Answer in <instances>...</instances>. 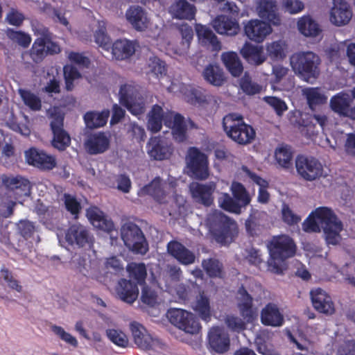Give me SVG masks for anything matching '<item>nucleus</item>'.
Listing matches in <instances>:
<instances>
[{"instance_id": "obj_1", "label": "nucleus", "mask_w": 355, "mask_h": 355, "mask_svg": "<svg viewBox=\"0 0 355 355\" xmlns=\"http://www.w3.org/2000/svg\"><path fill=\"white\" fill-rule=\"evenodd\" d=\"M323 229L325 240L328 244L336 245L340 239V232L343 223L334 211L327 207H320L313 211L302 224L306 232H320Z\"/></svg>"}, {"instance_id": "obj_2", "label": "nucleus", "mask_w": 355, "mask_h": 355, "mask_svg": "<svg viewBox=\"0 0 355 355\" xmlns=\"http://www.w3.org/2000/svg\"><path fill=\"white\" fill-rule=\"evenodd\" d=\"M266 245L270 256L268 270L275 274H282L284 262L295 254L296 245L293 239L285 234L274 236Z\"/></svg>"}, {"instance_id": "obj_3", "label": "nucleus", "mask_w": 355, "mask_h": 355, "mask_svg": "<svg viewBox=\"0 0 355 355\" xmlns=\"http://www.w3.org/2000/svg\"><path fill=\"white\" fill-rule=\"evenodd\" d=\"M206 225L216 242L222 245L232 243L238 234L236 223L219 211L207 216Z\"/></svg>"}, {"instance_id": "obj_4", "label": "nucleus", "mask_w": 355, "mask_h": 355, "mask_svg": "<svg viewBox=\"0 0 355 355\" xmlns=\"http://www.w3.org/2000/svg\"><path fill=\"white\" fill-rule=\"evenodd\" d=\"M290 62L295 73L308 83L320 76L321 59L312 51L295 53L291 55Z\"/></svg>"}, {"instance_id": "obj_5", "label": "nucleus", "mask_w": 355, "mask_h": 355, "mask_svg": "<svg viewBox=\"0 0 355 355\" xmlns=\"http://www.w3.org/2000/svg\"><path fill=\"white\" fill-rule=\"evenodd\" d=\"M223 128L227 137L240 145L250 144L256 136L254 129L243 121L241 115L229 114L225 116Z\"/></svg>"}, {"instance_id": "obj_6", "label": "nucleus", "mask_w": 355, "mask_h": 355, "mask_svg": "<svg viewBox=\"0 0 355 355\" xmlns=\"http://www.w3.org/2000/svg\"><path fill=\"white\" fill-rule=\"evenodd\" d=\"M232 196L223 193L218 198V204L223 210L235 214H240L242 209L246 207L251 202V197L244 185L233 181L230 186Z\"/></svg>"}, {"instance_id": "obj_7", "label": "nucleus", "mask_w": 355, "mask_h": 355, "mask_svg": "<svg viewBox=\"0 0 355 355\" xmlns=\"http://www.w3.org/2000/svg\"><path fill=\"white\" fill-rule=\"evenodd\" d=\"M124 245L135 254H145L148 251V244L141 228L128 221L123 223L120 230Z\"/></svg>"}, {"instance_id": "obj_8", "label": "nucleus", "mask_w": 355, "mask_h": 355, "mask_svg": "<svg viewBox=\"0 0 355 355\" xmlns=\"http://www.w3.org/2000/svg\"><path fill=\"white\" fill-rule=\"evenodd\" d=\"M187 174L196 180H204L208 178L209 161L207 155L195 146L189 147L186 157Z\"/></svg>"}, {"instance_id": "obj_9", "label": "nucleus", "mask_w": 355, "mask_h": 355, "mask_svg": "<svg viewBox=\"0 0 355 355\" xmlns=\"http://www.w3.org/2000/svg\"><path fill=\"white\" fill-rule=\"evenodd\" d=\"M60 45L52 41L48 29H44L41 37L36 38L30 49V57L35 63H40L48 55L58 54Z\"/></svg>"}, {"instance_id": "obj_10", "label": "nucleus", "mask_w": 355, "mask_h": 355, "mask_svg": "<svg viewBox=\"0 0 355 355\" xmlns=\"http://www.w3.org/2000/svg\"><path fill=\"white\" fill-rule=\"evenodd\" d=\"M166 316L169 322L184 332L190 334H198L201 326L193 313L182 309L171 308Z\"/></svg>"}, {"instance_id": "obj_11", "label": "nucleus", "mask_w": 355, "mask_h": 355, "mask_svg": "<svg viewBox=\"0 0 355 355\" xmlns=\"http://www.w3.org/2000/svg\"><path fill=\"white\" fill-rule=\"evenodd\" d=\"M50 129L52 132V146L59 151L65 150L71 145V137L64 128V116L59 112L50 114Z\"/></svg>"}, {"instance_id": "obj_12", "label": "nucleus", "mask_w": 355, "mask_h": 355, "mask_svg": "<svg viewBox=\"0 0 355 355\" xmlns=\"http://www.w3.org/2000/svg\"><path fill=\"white\" fill-rule=\"evenodd\" d=\"M295 165L297 174L304 180L312 182L323 175V166L315 157L298 155Z\"/></svg>"}, {"instance_id": "obj_13", "label": "nucleus", "mask_w": 355, "mask_h": 355, "mask_svg": "<svg viewBox=\"0 0 355 355\" xmlns=\"http://www.w3.org/2000/svg\"><path fill=\"white\" fill-rule=\"evenodd\" d=\"M130 329L134 341L139 348L153 350L162 348L163 343L162 341L148 334L146 329L141 324L137 322H131Z\"/></svg>"}, {"instance_id": "obj_14", "label": "nucleus", "mask_w": 355, "mask_h": 355, "mask_svg": "<svg viewBox=\"0 0 355 355\" xmlns=\"http://www.w3.org/2000/svg\"><path fill=\"white\" fill-rule=\"evenodd\" d=\"M26 162L29 165L43 171H51L57 165L54 155L47 154L44 150L31 148L25 152Z\"/></svg>"}, {"instance_id": "obj_15", "label": "nucleus", "mask_w": 355, "mask_h": 355, "mask_svg": "<svg viewBox=\"0 0 355 355\" xmlns=\"http://www.w3.org/2000/svg\"><path fill=\"white\" fill-rule=\"evenodd\" d=\"M84 147L90 155H96L105 153L110 147V138L104 132H98L89 135L85 142Z\"/></svg>"}, {"instance_id": "obj_16", "label": "nucleus", "mask_w": 355, "mask_h": 355, "mask_svg": "<svg viewBox=\"0 0 355 355\" xmlns=\"http://www.w3.org/2000/svg\"><path fill=\"white\" fill-rule=\"evenodd\" d=\"M272 31L270 24L260 19H251L244 26L247 37L256 43H261Z\"/></svg>"}, {"instance_id": "obj_17", "label": "nucleus", "mask_w": 355, "mask_h": 355, "mask_svg": "<svg viewBox=\"0 0 355 355\" xmlns=\"http://www.w3.org/2000/svg\"><path fill=\"white\" fill-rule=\"evenodd\" d=\"M237 308L243 320L252 322L256 315V309L253 307V298L243 285H241L236 293Z\"/></svg>"}, {"instance_id": "obj_18", "label": "nucleus", "mask_w": 355, "mask_h": 355, "mask_svg": "<svg viewBox=\"0 0 355 355\" xmlns=\"http://www.w3.org/2000/svg\"><path fill=\"white\" fill-rule=\"evenodd\" d=\"M311 300L313 308L319 313L327 315H333L335 305L331 297L323 289L318 288L310 292Z\"/></svg>"}, {"instance_id": "obj_19", "label": "nucleus", "mask_w": 355, "mask_h": 355, "mask_svg": "<svg viewBox=\"0 0 355 355\" xmlns=\"http://www.w3.org/2000/svg\"><path fill=\"white\" fill-rule=\"evenodd\" d=\"M164 124L171 129L174 140L178 143L184 142L187 139V125L184 117L176 113L171 119V116H166Z\"/></svg>"}, {"instance_id": "obj_20", "label": "nucleus", "mask_w": 355, "mask_h": 355, "mask_svg": "<svg viewBox=\"0 0 355 355\" xmlns=\"http://www.w3.org/2000/svg\"><path fill=\"white\" fill-rule=\"evenodd\" d=\"M208 343L214 352L223 354L230 349L229 335L218 327H212L208 334Z\"/></svg>"}, {"instance_id": "obj_21", "label": "nucleus", "mask_w": 355, "mask_h": 355, "mask_svg": "<svg viewBox=\"0 0 355 355\" xmlns=\"http://www.w3.org/2000/svg\"><path fill=\"white\" fill-rule=\"evenodd\" d=\"M352 17L349 4L344 0H334L330 12V20L336 26L347 24Z\"/></svg>"}, {"instance_id": "obj_22", "label": "nucleus", "mask_w": 355, "mask_h": 355, "mask_svg": "<svg viewBox=\"0 0 355 355\" xmlns=\"http://www.w3.org/2000/svg\"><path fill=\"white\" fill-rule=\"evenodd\" d=\"M167 251L182 265L188 266L195 262L194 252L178 241H170L167 245Z\"/></svg>"}, {"instance_id": "obj_23", "label": "nucleus", "mask_w": 355, "mask_h": 355, "mask_svg": "<svg viewBox=\"0 0 355 355\" xmlns=\"http://www.w3.org/2000/svg\"><path fill=\"white\" fill-rule=\"evenodd\" d=\"M261 322L265 326L277 327L284 324V318L278 306L270 302L261 311Z\"/></svg>"}, {"instance_id": "obj_24", "label": "nucleus", "mask_w": 355, "mask_h": 355, "mask_svg": "<svg viewBox=\"0 0 355 355\" xmlns=\"http://www.w3.org/2000/svg\"><path fill=\"white\" fill-rule=\"evenodd\" d=\"M125 18L136 31H143L148 28L147 14L139 6H130L125 12Z\"/></svg>"}, {"instance_id": "obj_25", "label": "nucleus", "mask_w": 355, "mask_h": 355, "mask_svg": "<svg viewBox=\"0 0 355 355\" xmlns=\"http://www.w3.org/2000/svg\"><path fill=\"white\" fill-rule=\"evenodd\" d=\"M189 189L194 202L205 207H209L213 203L214 189L211 185L196 182L191 184Z\"/></svg>"}, {"instance_id": "obj_26", "label": "nucleus", "mask_w": 355, "mask_h": 355, "mask_svg": "<svg viewBox=\"0 0 355 355\" xmlns=\"http://www.w3.org/2000/svg\"><path fill=\"white\" fill-rule=\"evenodd\" d=\"M1 180L7 189L14 191L19 196H28L30 193V182L21 176L3 175Z\"/></svg>"}, {"instance_id": "obj_27", "label": "nucleus", "mask_w": 355, "mask_h": 355, "mask_svg": "<svg viewBox=\"0 0 355 355\" xmlns=\"http://www.w3.org/2000/svg\"><path fill=\"white\" fill-rule=\"evenodd\" d=\"M148 145V155L155 160L168 159L173 151L171 144L159 137L151 139Z\"/></svg>"}, {"instance_id": "obj_28", "label": "nucleus", "mask_w": 355, "mask_h": 355, "mask_svg": "<svg viewBox=\"0 0 355 355\" xmlns=\"http://www.w3.org/2000/svg\"><path fill=\"white\" fill-rule=\"evenodd\" d=\"M259 16L275 26L280 24L276 2L273 0H259L257 6Z\"/></svg>"}, {"instance_id": "obj_29", "label": "nucleus", "mask_w": 355, "mask_h": 355, "mask_svg": "<svg viewBox=\"0 0 355 355\" xmlns=\"http://www.w3.org/2000/svg\"><path fill=\"white\" fill-rule=\"evenodd\" d=\"M65 239L70 245L83 247L89 243V232L80 223L71 225L66 232Z\"/></svg>"}, {"instance_id": "obj_30", "label": "nucleus", "mask_w": 355, "mask_h": 355, "mask_svg": "<svg viewBox=\"0 0 355 355\" xmlns=\"http://www.w3.org/2000/svg\"><path fill=\"white\" fill-rule=\"evenodd\" d=\"M86 215L96 228L107 232H110L114 230V225L112 220L108 219L99 208L89 207L87 209Z\"/></svg>"}, {"instance_id": "obj_31", "label": "nucleus", "mask_w": 355, "mask_h": 355, "mask_svg": "<svg viewBox=\"0 0 355 355\" xmlns=\"http://www.w3.org/2000/svg\"><path fill=\"white\" fill-rule=\"evenodd\" d=\"M169 12L173 18L191 21L195 18L196 9L186 0H175L170 6Z\"/></svg>"}, {"instance_id": "obj_32", "label": "nucleus", "mask_w": 355, "mask_h": 355, "mask_svg": "<svg viewBox=\"0 0 355 355\" xmlns=\"http://www.w3.org/2000/svg\"><path fill=\"white\" fill-rule=\"evenodd\" d=\"M214 28L218 34L230 36L237 35L240 31L239 23L225 15L218 16L214 19Z\"/></svg>"}, {"instance_id": "obj_33", "label": "nucleus", "mask_w": 355, "mask_h": 355, "mask_svg": "<svg viewBox=\"0 0 355 355\" xmlns=\"http://www.w3.org/2000/svg\"><path fill=\"white\" fill-rule=\"evenodd\" d=\"M196 31L198 39L204 46L210 48L213 51H219L221 49L220 42L210 28L201 24H197Z\"/></svg>"}, {"instance_id": "obj_34", "label": "nucleus", "mask_w": 355, "mask_h": 355, "mask_svg": "<svg viewBox=\"0 0 355 355\" xmlns=\"http://www.w3.org/2000/svg\"><path fill=\"white\" fill-rule=\"evenodd\" d=\"M139 194L149 195L157 202L164 203L166 194L164 189L162 180L159 177L155 178L149 184L140 189Z\"/></svg>"}, {"instance_id": "obj_35", "label": "nucleus", "mask_w": 355, "mask_h": 355, "mask_svg": "<svg viewBox=\"0 0 355 355\" xmlns=\"http://www.w3.org/2000/svg\"><path fill=\"white\" fill-rule=\"evenodd\" d=\"M352 103V99H351L349 94L341 92L331 97L330 99V107L340 116L345 117Z\"/></svg>"}, {"instance_id": "obj_36", "label": "nucleus", "mask_w": 355, "mask_h": 355, "mask_svg": "<svg viewBox=\"0 0 355 355\" xmlns=\"http://www.w3.org/2000/svg\"><path fill=\"white\" fill-rule=\"evenodd\" d=\"M138 284L130 279H121L119 282L117 292L121 299L128 303H132L139 294Z\"/></svg>"}, {"instance_id": "obj_37", "label": "nucleus", "mask_w": 355, "mask_h": 355, "mask_svg": "<svg viewBox=\"0 0 355 355\" xmlns=\"http://www.w3.org/2000/svg\"><path fill=\"white\" fill-rule=\"evenodd\" d=\"M240 52L243 58L251 64H261L266 59L263 49L250 43L246 42Z\"/></svg>"}, {"instance_id": "obj_38", "label": "nucleus", "mask_w": 355, "mask_h": 355, "mask_svg": "<svg viewBox=\"0 0 355 355\" xmlns=\"http://www.w3.org/2000/svg\"><path fill=\"white\" fill-rule=\"evenodd\" d=\"M221 60L227 71L234 77H239L243 71L242 62L236 53L234 51L224 52Z\"/></svg>"}, {"instance_id": "obj_39", "label": "nucleus", "mask_w": 355, "mask_h": 355, "mask_svg": "<svg viewBox=\"0 0 355 355\" xmlns=\"http://www.w3.org/2000/svg\"><path fill=\"white\" fill-rule=\"evenodd\" d=\"M193 311L204 321L209 322L211 318L210 299L204 291L200 292L193 306Z\"/></svg>"}, {"instance_id": "obj_40", "label": "nucleus", "mask_w": 355, "mask_h": 355, "mask_svg": "<svg viewBox=\"0 0 355 355\" xmlns=\"http://www.w3.org/2000/svg\"><path fill=\"white\" fill-rule=\"evenodd\" d=\"M126 271L130 280L141 286L146 284L147 268L144 263L130 262Z\"/></svg>"}, {"instance_id": "obj_41", "label": "nucleus", "mask_w": 355, "mask_h": 355, "mask_svg": "<svg viewBox=\"0 0 355 355\" xmlns=\"http://www.w3.org/2000/svg\"><path fill=\"white\" fill-rule=\"evenodd\" d=\"M112 52L116 59L123 60L131 57L135 52V46L132 42L117 40L112 44Z\"/></svg>"}, {"instance_id": "obj_42", "label": "nucleus", "mask_w": 355, "mask_h": 355, "mask_svg": "<svg viewBox=\"0 0 355 355\" xmlns=\"http://www.w3.org/2000/svg\"><path fill=\"white\" fill-rule=\"evenodd\" d=\"M110 116V111L104 110L101 112L89 111L85 114L83 119L87 128L95 129L104 126Z\"/></svg>"}, {"instance_id": "obj_43", "label": "nucleus", "mask_w": 355, "mask_h": 355, "mask_svg": "<svg viewBox=\"0 0 355 355\" xmlns=\"http://www.w3.org/2000/svg\"><path fill=\"white\" fill-rule=\"evenodd\" d=\"M175 27L181 36L179 49L175 52L181 55L186 53L189 49L193 38V31L192 26L187 23L176 24Z\"/></svg>"}, {"instance_id": "obj_44", "label": "nucleus", "mask_w": 355, "mask_h": 355, "mask_svg": "<svg viewBox=\"0 0 355 355\" xmlns=\"http://www.w3.org/2000/svg\"><path fill=\"white\" fill-rule=\"evenodd\" d=\"M164 119L162 107L157 104L154 105L148 115V129L153 133L158 132L162 128Z\"/></svg>"}, {"instance_id": "obj_45", "label": "nucleus", "mask_w": 355, "mask_h": 355, "mask_svg": "<svg viewBox=\"0 0 355 355\" xmlns=\"http://www.w3.org/2000/svg\"><path fill=\"white\" fill-rule=\"evenodd\" d=\"M293 155L291 148L288 146H282L276 148L275 159L278 165L285 170L293 168Z\"/></svg>"}, {"instance_id": "obj_46", "label": "nucleus", "mask_w": 355, "mask_h": 355, "mask_svg": "<svg viewBox=\"0 0 355 355\" xmlns=\"http://www.w3.org/2000/svg\"><path fill=\"white\" fill-rule=\"evenodd\" d=\"M202 266L210 278L223 279L225 276L223 263L216 258L203 259Z\"/></svg>"}, {"instance_id": "obj_47", "label": "nucleus", "mask_w": 355, "mask_h": 355, "mask_svg": "<svg viewBox=\"0 0 355 355\" xmlns=\"http://www.w3.org/2000/svg\"><path fill=\"white\" fill-rule=\"evenodd\" d=\"M299 31L306 37H315L321 32L318 24L310 16H303L297 21Z\"/></svg>"}, {"instance_id": "obj_48", "label": "nucleus", "mask_w": 355, "mask_h": 355, "mask_svg": "<svg viewBox=\"0 0 355 355\" xmlns=\"http://www.w3.org/2000/svg\"><path fill=\"white\" fill-rule=\"evenodd\" d=\"M202 75L206 81L215 86H220L225 81L223 70L215 64L207 65L204 69Z\"/></svg>"}, {"instance_id": "obj_49", "label": "nucleus", "mask_w": 355, "mask_h": 355, "mask_svg": "<svg viewBox=\"0 0 355 355\" xmlns=\"http://www.w3.org/2000/svg\"><path fill=\"white\" fill-rule=\"evenodd\" d=\"M119 95V103L122 105L128 104L140 96L137 87L135 85L127 83L121 86Z\"/></svg>"}, {"instance_id": "obj_50", "label": "nucleus", "mask_w": 355, "mask_h": 355, "mask_svg": "<svg viewBox=\"0 0 355 355\" xmlns=\"http://www.w3.org/2000/svg\"><path fill=\"white\" fill-rule=\"evenodd\" d=\"M239 84L242 91L249 96L259 94L262 89V86L253 81L247 72L241 78Z\"/></svg>"}, {"instance_id": "obj_51", "label": "nucleus", "mask_w": 355, "mask_h": 355, "mask_svg": "<svg viewBox=\"0 0 355 355\" xmlns=\"http://www.w3.org/2000/svg\"><path fill=\"white\" fill-rule=\"evenodd\" d=\"M6 36L14 43L17 44L23 48H27L31 43V35L21 31H15L12 28H8Z\"/></svg>"}, {"instance_id": "obj_52", "label": "nucleus", "mask_w": 355, "mask_h": 355, "mask_svg": "<svg viewBox=\"0 0 355 355\" xmlns=\"http://www.w3.org/2000/svg\"><path fill=\"white\" fill-rule=\"evenodd\" d=\"M65 89L67 91L73 90L74 81L81 77V74L76 67L71 64H66L63 67Z\"/></svg>"}, {"instance_id": "obj_53", "label": "nucleus", "mask_w": 355, "mask_h": 355, "mask_svg": "<svg viewBox=\"0 0 355 355\" xmlns=\"http://www.w3.org/2000/svg\"><path fill=\"white\" fill-rule=\"evenodd\" d=\"M17 233L25 240L32 238L37 228L34 222L27 219H23L16 223Z\"/></svg>"}, {"instance_id": "obj_54", "label": "nucleus", "mask_w": 355, "mask_h": 355, "mask_svg": "<svg viewBox=\"0 0 355 355\" xmlns=\"http://www.w3.org/2000/svg\"><path fill=\"white\" fill-rule=\"evenodd\" d=\"M285 43L282 40L268 44L266 51L269 57L273 60H282L285 55Z\"/></svg>"}, {"instance_id": "obj_55", "label": "nucleus", "mask_w": 355, "mask_h": 355, "mask_svg": "<svg viewBox=\"0 0 355 355\" xmlns=\"http://www.w3.org/2000/svg\"><path fill=\"white\" fill-rule=\"evenodd\" d=\"M63 198L67 211L73 216L75 218H78L82 209L80 202L75 196L69 193H64Z\"/></svg>"}, {"instance_id": "obj_56", "label": "nucleus", "mask_w": 355, "mask_h": 355, "mask_svg": "<svg viewBox=\"0 0 355 355\" xmlns=\"http://www.w3.org/2000/svg\"><path fill=\"white\" fill-rule=\"evenodd\" d=\"M20 94L25 105L31 110L37 111L41 109V100L37 95L28 90H21Z\"/></svg>"}, {"instance_id": "obj_57", "label": "nucleus", "mask_w": 355, "mask_h": 355, "mask_svg": "<svg viewBox=\"0 0 355 355\" xmlns=\"http://www.w3.org/2000/svg\"><path fill=\"white\" fill-rule=\"evenodd\" d=\"M0 273L1 277L6 282L10 288L19 293L22 291V286L19 282L14 277L12 272L10 270L5 267H2L0 270Z\"/></svg>"}, {"instance_id": "obj_58", "label": "nucleus", "mask_w": 355, "mask_h": 355, "mask_svg": "<svg viewBox=\"0 0 355 355\" xmlns=\"http://www.w3.org/2000/svg\"><path fill=\"white\" fill-rule=\"evenodd\" d=\"M106 335L117 346L124 347L128 345V339L126 335L121 331L110 329L106 331Z\"/></svg>"}, {"instance_id": "obj_59", "label": "nucleus", "mask_w": 355, "mask_h": 355, "mask_svg": "<svg viewBox=\"0 0 355 355\" xmlns=\"http://www.w3.org/2000/svg\"><path fill=\"white\" fill-rule=\"evenodd\" d=\"M264 101L275 110L278 116H282L288 109L286 103L282 99L276 96H265Z\"/></svg>"}, {"instance_id": "obj_60", "label": "nucleus", "mask_w": 355, "mask_h": 355, "mask_svg": "<svg viewBox=\"0 0 355 355\" xmlns=\"http://www.w3.org/2000/svg\"><path fill=\"white\" fill-rule=\"evenodd\" d=\"M123 106L126 107L130 113L137 116L143 114L146 110L145 102L141 96Z\"/></svg>"}, {"instance_id": "obj_61", "label": "nucleus", "mask_w": 355, "mask_h": 355, "mask_svg": "<svg viewBox=\"0 0 355 355\" xmlns=\"http://www.w3.org/2000/svg\"><path fill=\"white\" fill-rule=\"evenodd\" d=\"M149 67L150 71L154 73L157 78L166 75L167 69L166 64L164 61L157 57H153L149 60Z\"/></svg>"}, {"instance_id": "obj_62", "label": "nucleus", "mask_w": 355, "mask_h": 355, "mask_svg": "<svg viewBox=\"0 0 355 355\" xmlns=\"http://www.w3.org/2000/svg\"><path fill=\"white\" fill-rule=\"evenodd\" d=\"M51 330L55 334L58 336L62 340L74 347H78V343L77 339L69 333L66 332L62 327L53 325Z\"/></svg>"}, {"instance_id": "obj_63", "label": "nucleus", "mask_w": 355, "mask_h": 355, "mask_svg": "<svg viewBox=\"0 0 355 355\" xmlns=\"http://www.w3.org/2000/svg\"><path fill=\"white\" fill-rule=\"evenodd\" d=\"M306 96L309 105H320L324 103L325 97L320 94L318 88H309L306 92Z\"/></svg>"}, {"instance_id": "obj_64", "label": "nucleus", "mask_w": 355, "mask_h": 355, "mask_svg": "<svg viewBox=\"0 0 355 355\" xmlns=\"http://www.w3.org/2000/svg\"><path fill=\"white\" fill-rule=\"evenodd\" d=\"M187 97V101L192 105H201L207 102L206 95L198 88H191Z\"/></svg>"}]
</instances>
